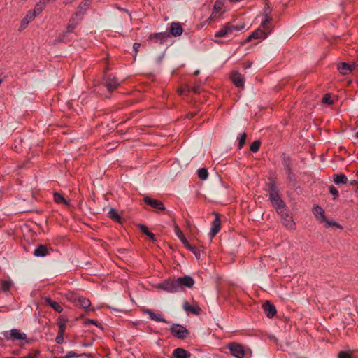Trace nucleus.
Here are the masks:
<instances>
[{
  "instance_id": "obj_11",
  "label": "nucleus",
  "mask_w": 358,
  "mask_h": 358,
  "mask_svg": "<svg viewBox=\"0 0 358 358\" xmlns=\"http://www.w3.org/2000/svg\"><path fill=\"white\" fill-rule=\"evenodd\" d=\"M143 200L145 203H147L148 205L152 206V208H154L155 209L161 210H165L163 203L159 200L154 199L149 196H145Z\"/></svg>"
},
{
  "instance_id": "obj_48",
  "label": "nucleus",
  "mask_w": 358,
  "mask_h": 358,
  "mask_svg": "<svg viewBox=\"0 0 358 358\" xmlns=\"http://www.w3.org/2000/svg\"><path fill=\"white\" fill-rule=\"evenodd\" d=\"M189 91H192L194 93H199V87H192L189 88Z\"/></svg>"
},
{
  "instance_id": "obj_3",
  "label": "nucleus",
  "mask_w": 358,
  "mask_h": 358,
  "mask_svg": "<svg viewBox=\"0 0 358 358\" xmlns=\"http://www.w3.org/2000/svg\"><path fill=\"white\" fill-rule=\"evenodd\" d=\"M269 199L277 213H281V210L285 208V203L280 196L278 188L273 183L271 184L269 187Z\"/></svg>"
},
{
  "instance_id": "obj_50",
  "label": "nucleus",
  "mask_w": 358,
  "mask_h": 358,
  "mask_svg": "<svg viewBox=\"0 0 358 358\" xmlns=\"http://www.w3.org/2000/svg\"><path fill=\"white\" fill-rule=\"evenodd\" d=\"M350 185H358V181H357V180H351V181H350Z\"/></svg>"
},
{
  "instance_id": "obj_2",
  "label": "nucleus",
  "mask_w": 358,
  "mask_h": 358,
  "mask_svg": "<svg viewBox=\"0 0 358 358\" xmlns=\"http://www.w3.org/2000/svg\"><path fill=\"white\" fill-rule=\"evenodd\" d=\"M271 21V18L266 16L264 21L262 22L261 27L257 29L251 35H250L245 40V42H250L252 39H262L268 36L271 32V29L268 24Z\"/></svg>"
},
{
  "instance_id": "obj_33",
  "label": "nucleus",
  "mask_w": 358,
  "mask_h": 358,
  "mask_svg": "<svg viewBox=\"0 0 358 358\" xmlns=\"http://www.w3.org/2000/svg\"><path fill=\"white\" fill-rule=\"evenodd\" d=\"M197 175H198V178L200 180H204L207 179L208 173L207 169H206L204 168H201L197 171Z\"/></svg>"
},
{
  "instance_id": "obj_30",
  "label": "nucleus",
  "mask_w": 358,
  "mask_h": 358,
  "mask_svg": "<svg viewBox=\"0 0 358 358\" xmlns=\"http://www.w3.org/2000/svg\"><path fill=\"white\" fill-rule=\"evenodd\" d=\"M174 231H175L176 235L182 241V243L183 244L187 241V240L185 237L182 231H181V229H180V227L178 225H176L174 227Z\"/></svg>"
},
{
  "instance_id": "obj_57",
  "label": "nucleus",
  "mask_w": 358,
  "mask_h": 358,
  "mask_svg": "<svg viewBox=\"0 0 358 358\" xmlns=\"http://www.w3.org/2000/svg\"><path fill=\"white\" fill-rule=\"evenodd\" d=\"M356 176L358 177V170L356 172Z\"/></svg>"
},
{
  "instance_id": "obj_5",
  "label": "nucleus",
  "mask_w": 358,
  "mask_h": 358,
  "mask_svg": "<svg viewBox=\"0 0 358 358\" xmlns=\"http://www.w3.org/2000/svg\"><path fill=\"white\" fill-rule=\"evenodd\" d=\"M171 334L179 339H184L189 334L188 330L183 326L178 324H173L170 327Z\"/></svg>"
},
{
  "instance_id": "obj_21",
  "label": "nucleus",
  "mask_w": 358,
  "mask_h": 358,
  "mask_svg": "<svg viewBox=\"0 0 358 358\" xmlns=\"http://www.w3.org/2000/svg\"><path fill=\"white\" fill-rule=\"evenodd\" d=\"M49 254V248L45 245H39L34 250V255L36 257H43Z\"/></svg>"
},
{
  "instance_id": "obj_1",
  "label": "nucleus",
  "mask_w": 358,
  "mask_h": 358,
  "mask_svg": "<svg viewBox=\"0 0 358 358\" xmlns=\"http://www.w3.org/2000/svg\"><path fill=\"white\" fill-rule=\"evenodd\" d=\"M194 284V280L189 276L178 278L176 280H166L157 285V288L169 292H179L183 290L185 287L190 288Z\"/></svg>"
},
{
  "instance_id": "obj_18",
  "label": "nucleus",
  "mask_w": 358,
  "mask_h": 358,
  "mask_svg": "<svg viewBox=\"0 0 358 358\" xmlns=\"http://www.w3.org/2000/svg\"><path fill=\"white\" fill-rule=\"evenodd\" d=\"M8 339L24 341L27 339L26 334L21 332L19 329H13L10 331V337L6 336Z\"/></svg>"
},
{
  "instance_id": "obj_44",
  "label": "nucleus",
  "mask_w": 358,
  "mask_h": 358,
  "mask_svg": "<svg viewBox=\"0 0 358 358\" xmlns=\"http://www.w3.org/2000/svg\"><path fill=\"white\" fill-rule=\"evenodd\" d=\"M329 189L330 194L334 196V199H335L338 196V192L337 189L334 186L331 185L329 187Z\"/></svg>"
},
{
  "instance_id": "obj_7",
  "label": "nucleus",
  "mask_w": 358,
  "mask_h": 358,
  "mask_svg": "<svg viewBox=\"0 0 358 358\" xmlns=\"http://www.w3.org/2000/svg\"><path fill=\"white\" fill-rule=\"evenodd\" d=\"M278 213L280 215L282 223L287 228L290 229H294L295 223L286 208L281 210V213Z\"/></svg>"
},
{
  "instance_id": "obj_29",
  "label": "nucleus",
  "mask_w": 358,
  "mask_h": 358,
  "mask_svg": "<svg viewBox=\"0 0 358 358\" xmlns=\"http://www.w3.org/2000/svg\"><path fill=\"white\" fill-rule=\"evenodd\" d=\"M183 245L187 250L192 252L197 259L200 257V250L196 247L190 245L188 241L185 243Z\"/></svg>"
},
{
  "instance_id": "obj_9",
  "label": "nucleus",
  "mask_w": 358,
  "mask_h": 358,
  "mask_svg": "<svg viewBox=\"0 0 358 358\" xmlns=\"http://www.w3.org/2000/svg\"><path fill=\"white\" fill-rule=\"evenodd\" d=\"M83 20V17L80 16H78L76 13H74L71 19L69 20V22L66 27L67 32L71 33L73 31V30L76 29V27L78 26V24L81 22Z\"/></svg>"
},
{
  "instance_id": "obj_53",
  "label": "nucleus",
  "mask_w": 358,
  "mask_h": 358,
  "mask_svg": "<svg viewBox=\"0 0 358 358\" xmlns=\"http://www.w3.org/2000/svg\"><path fill=\"white\" fill-rule=\"evenodd\" d=\"M194 115V114L191 113L190 115H188V116H187V117H188V118H191V117H192Z\"/></svg>"
},
{
  "instance_id": "obj_26",
  "label": "nucleus",
  "mask_w": 358,
  "mask_h": 358,
  "mask_svg": "<svg viewBox=\"0 0 358 358\" xmlns=\"http://www.w3.org/2000/svg\"><path fill=\"white\" fill-rule=\"evenodd\" d=\"M45 303L57 313H60L63 310V308L57 302L52 301L49 297L45 299Z\"/></svg>"
},
{
  "instance_id": "obj_52",
  "label": "nucleus",
  "mask_w": 358,
  "mask_h": 358,
  "mask_svg": "<svg viewBox=\"0 0 358 358\" xmlns=\"http://www.w3.org/2000/svg\"><path fill=\"white\" fill-rule=\"evenodd\" d=\"M251 66V63L248 62L247 66H245V68H250Z\"/></svg>"
},
{
  "instance_id": "obj_12",
  "label": "nucleus",
  "mask_w": 358,
  "mask_h": 358,
  "mask_svg": "<svg viewBox=\"0 0 358 358\" xmlns=\"http://www.w3.org/2000/svg\"><path fill=\"white\" fill-rule=\"evenodd\" d=\"M170 36H173L175 37L180 36L182 35L183 32V29L180 23L173 22L171 24L170 27L169 29Z\"/></svg>"
},
{
  "instance_id": "obj_28",
  "label": "nucleus",
  "mask_w": 358,
  "mask_h": 358,
  "mask_svg": "<svg viewBox=\"0 0 358 358\" xmlns=\"http://www.w3.org/2000/svg\"><path fill=\"white\" fill-rule=\"evenodd\" d=\"M183 308L186 311L191 312L194 315H199L201 312L199 307L189 305L188 303H185Z\"/></svg>"
},
{
  "instance_id": "obj_38",
  "label": "nucleus",
  "mask_w": 358,
  "mask_h": 358,
  "mask_svg": "<svg viewBox=\"0 0 358 358\" xmlns=\"http://www.w3.org/2000/svg\"><path fill=\"white\" fill-rule=\"evenodd\" d=\"M322 102L327 105H331L334 103V100L329 94H326L323 96Z\"/></svg>"
},
{
  "instance_id": "obj_56",
  "label": "nucleus",
  "mask_w": 358,
  "mask_h": 358,
  "mask_svg": "<svg viewBox=\"0 0 358 358\" xmlns=\"http://www.w3.org/2000/svg\"><path fill=\"white\" fill-rule=\"evenodd\" d=\"M161 59H162L161 58H159V59H158V62H161Z\"/></svg>"
},
{
  "instance_id": "obj_39",
  "label": "nucleus",
  "mask_w": 358,
  "mask_h": 358,
  "mask_svg": "<svg viewBox=\"0 0 358 358\" xmlns=\"http://www.w3.org/2000/svg\"><path fill=\"white\" fill-rule=\"evenodd\" d=\"M247 135L245 133H243L241 134L238 139V148L239 149L242 148L244 144L245 143Z\"/></svg>"
},
{
  "instance_id": "obj_31",
  "label": "nucleus",
  "mask_w": 358,
  "mask_h": 358,
  "mask_svg": "<svg viewBox=\"0 0 358 358\" xmlns=\"http://www.w3.org/2000/svg\"><path fill=\"white\" fill-rule=\"evenodd\" d=\"M139 228L141 229V231L145 234V235H147L152 241H155V234L152 232H150L148 227L143 224H140L139 225Z\"/></svg>"
},
{
  "instance_id": "obj_17",
  "label": "nucleus",
  "mask_w": 358,
  "mask_h": 358,
  "mask_svg": "<svg viewBox=\"0 0 358 358\" xmlns=\"http://www.w3.org/2000/svg\"><path fill=\"white\" fill-rule=\"evenodd\" d=\"M75 306H76L78 308H82L83 309H87L90 308L91 306V301L90 299L83 297V296H78L74 299Z\"/></svg>"
},
{
  "instance_id": "obj_23",
  "label": "nucleus",
  "mask_w": 358,
  "mask_h": 358,
  "mask_svg": "<svg viewBox=\"0 0 358 358\" xmlns=\"http://www.w3.org/2000/svg\"><path fill=\"white\" fill-rule=\"evenodd\" d=\"M313 213L314 215L316 217L317 220H319L321 222L323 220H326V216L324 215V210L319 206H315L313 208Z\"/></svg>"
},
{
  "instance_id": "obj_6",
  "label": "nucleus",
  "mask_w": 358,
  "mask_h": 358,
  "mask_svg": "<svg viewBox=\"0 0 358 358\" xmlns=\"http://www.w3.org/2000/svg\"><path fill=\"white\" fill-rule=\"evenodd\" d=\"M231 354L236 358H243L245 355L243 346L237 343H231L228 345Z\"/></svg>"
},
{
  "instance_id": "obj_4",
  "label": "nucleus",
  "mask_w": 358,
  "mask_h": 358,
  "mask_svg": "<svg viewBox=\"0 0 358 358\" xmlns=\"http://www.w3.org/2000/svg\"><path fill=\"white\" fill-rule=\"evenodd\" d=\"M244 28V24L234 25L231 23H227L219 31L215 32V37H224L232 34L234 31H240Z\"/></svg>"
},
{
  "instance_id": "obj_13",
  "label": "nucleus",
  "mask_w": 358,
  "mask_h": 358,
  "mask_svg": "<svg viewBox=\"0 0 358 358\" xmlns=\"http://www.w3.org/2000/svg\"><path fill=\"white\" fill-rule=\"evenodd\" d=\"M231 79L236 87H243L244 86L243 77L239 72L233 71L231 75Z\"/></svg>"
},
{
  "instance_id": "obj_16",
  "label": "nucleus",
  "mask_w": 358,
  "mask_h": 358,
  "mask_svg": "<svg viewBox=\"0 0 358 358\" xmlns=\"http://www.w3.org/2000/svg\"><path fill=\"white\" fill-rule=\"evenodd\" d=\"M91 5V1L90 0H83L80 3L79 6L78 7V10L75 13L78 16H80L81 17H83L84 15L85 14L87 9L90 8Z\"/></svg>"
},
{
  "instance_id": "obj_40",
  "label": "nucleus",
  "mask_w": 358,
  "mask_h": 358,
  "mask_svg": "<svg viewBox=\"0 0 358 358\" xmlns=\"http://www.w3.org/2000/svg\"><path fill=\"white\" fill-rule=\"evenodd\" d=\"M37 15L32 11V10H29L26 16H25V19L29 22H31Z\"/></svg>"
},
{
  "instance_id": "obj_55",
  "label": "nucleus",
  "mask_w": 358,
  "mask_h": 358,
  "mask_svg": "<svg viewBox=\"0 0 358 358\" xmlns=\"http://www.w3.org/2000/svg\"><path fill=\"white\" fill-rule=\"evenodd\" d=\"M355 136H356V138H358V131H357V132H356V134H355Z\"/></svg>"
},
{
  "instance_id": "obj_8",
  "label": "nucleus",
  "mask_w": 358,
  "mask_h": 358,
  "mask_svg": "<svg viewBox=\"0 0 358 358\" xmlns=\"http://www.w3.org/2000/svg\"><path fill=\"white\" fill-rule=\"evenodd\" d=\"M170 38V34L165 31V32H159V33H155L151 34L149 36L148 40L152 41L155 43H159V44H164L166 42L168 38Z\"/></svg>"
},
{
  "instance_id": "obj_36",
  "label": "nucleus",
  "mask_w": 358,
  "mask_h": 358,
  "mask_svg": "<svg viewBox=\"0 0 358 358\" xmlns=\"http://www.w3.org/2000/svg\"><path fill=\"white\" fill-rule=\"evenodd\" d=\"M261 145V142L259 141H255L252 143L250 146V150L252 152H257Z\"/></svg>"
},
{
  "instance_id": "obj_49",
  "label": "nucleus",
  "mask_w": 358,
  "mask_h": 358,
  "mask_svg": "<svg viewBox=\"0 0 358 358\" xmlns=\"http://www.w3.org/2000/svg\"><path fill=\"white\" fill-rule=\"evenodd\" d=\"M88 322L90 324H94L96 326H98V323H99L96 320H89Z\"/></svg>"
},
{
  "instance_id": "obj_25",
  "label": "nucleus",
  "mask_w": 358,
  "mask_h": 358,
  "mask_svg": "<svg viewBox=\"0 0 358 358\" xmlns=\"http://www.w3.org/2000/svg\"><path fill=\"white\" fill-rule=\"evenodd\" d=\"M354 69L353 66L348 64V63L343 62L338 64V70L343 74H348L351 72Z\"/></svg>"
},
{
  "instance_id": "obj_27",
  "label": "nucleus",
  "mask_w": 358,
  "mask_h": 358,
  "mask_svg": "<svg viewBox=\"0 0 358 358\" xmlns=\"http://www.w3.org/2000/svg\"><path fill=\"white\" fill-rule=\"evenodd\" d=\"M13 286V282L10 280H1L0 281V290L6 292L10 290Z\"/></svg>"
},
{
  "instance_id": "obj_14",
  "label": "nucleus",
  "mask_w": 358,
  "mask_h": 358,
  "mask_svg": "<svg viewBox=\"0 0 358 358\" xmlns=\"http://www.w3.org/2000/svg\"><path fill=\"white\" fill-rule=\"evenodd\" d=\"M221 221L217 214L215 215V218L213 221L210 231L211 238H213L220 229Z\"/></svg>"
},
{
  "instance_id": "obj_35",
  "label": "nucleus",
  "mask_w": 358,
  "mask_h": 358,
  "mask_svg": "<svg viewBox=\"0 0 358 358\" xmlns=\"http://www.w3.org/2000/svg\"><path fill=\"white\" fill-rule=\"evenodd\" d=\"M45 3L39 1L36 6H35V8H34V10H32V11L36 15H38V14H40L45 8Z\"/></svg>"
},
{
  "instance_id": "obj_10",
  "label": "nucleus",
  "mask_w": 358,
  "mask_h": 358,
  "mask_svg": "<svg viewBox=\"0 0 358 358\" xmlns=\"http://www.w3.org/2000/svg\"><path fill=\"white\" fill-rule=\"evenodd\" d=\"M144 313L148 314L152 320L159 322L168 323V321L164 317V315L159 312L155 313L151 309H145L144 310Z\"/></svg>"
},
{
  "instance_id": "obj_34",
  "label": "nucleus",
  "mask_w": 358,
  "mask_h": 358,
  "mask_svg": "<svg viewBox=\"0 0 358 358\" xmlns=\"http://www.w3.org/2000/svg\"><path fill=\"white\" fill-rule=\"evenodd\" d=\"M109 217L116 222H120V216L119 215L118 213L114 209L110 208L108 212Z\"/></svg>"
},
{
  "instance_id": "obj_20",
  "label": "nucleus",
  "mask_w": 358,
  "mask_h": 358,
  "mask_svg": "<svg viewBox=\"0 0 358 358\" xmlns=\"http://www.w3.org/2000/svg\"><path fill=\"white\" fill-rule=\"evenodd\" d=\"M173 356L174 358H190L191 354L186 350L178 348L173 350Z\"/></svg>"
},
{
  "instance_id": "obj_54",
  "label": "nucleus",
  "mask_w": 358,
  "mask_h": 358,
  "mask_svg": "<svg viewBox=\"0 0 358 358\" xmlns=\"http://www.w3.org/2000/svg\"><path fill=\"white\" fill-rule=\"evenodd\" d=\"M215 8H219L218 3H217V2H216V3H215Z\"/></svg>"
},
{
  "instance_id": "obj_19",
  "label": "nucleus",
  "mask_w": 358,
  "mask_h": 358,
  "mask_svg": "<svg viewBox=\"0 0 358 358\" xmlns=\"http://www.w3.org/2000/svg\"><path fill=\"white\" fill-rule=\"evenodd\" d=\"M119 85L120 83L115 77H111V76H108L106 79V87H107L109 92L116 89Z\"/></svg>"
},
{
  "instance_id": "obj_32",
  "label": "nucleus",
  "mask_w": 358,
  "mask_h": 358,
  "mask_svg": "<svg viewBox=\"0 0 358 358\" xmlns=\"http://www.w3.org/2000/svg\"><path fill=\"white\" fill-rule=\"evenodd\" d=\"M54 200L57 203H63L66 206H69V202L59 193L54 194Z\"/></svg>"
},
{
  "instance_id": "obj_59",
  "label": "nucleus",
  "mask_w": 358,
  "mask_h": 358,
  "mask_svg": "<svg viewBox=\"0 0 358 358\" xmlns=\"http://www.w3.org/2000/svg\"><path fill=\"white\" fill-rule=\"evenodd\" d=\"M357 188H358V185H357Z\"/></svg>"
},
{
  "instance_id": "obj_24",
  "label": "nucleus",
  "mask_w": 358,
  "mask_h": 358,
  "mask_svg": "<svg viewBox=\"0 0 358 358\" xmlns=\"http://www.w3.org/2000/svg\"><path fill=\"white\" fill-rule=\"evenodd\" d=\"M333 181L336 185L346 184L348 182V178L343 173L334 174Z\"/></svg>"
},
{
  "instance_id": "obj_43",
  "label": "nucleus",
  "mask_w": 358,
  "mask_h": 358,
  "mask_svg": "<svg viewBox=\"0 0 358 358\" xmlns=\"http://www.w3.org/2000/svg\"><path fill=\"white\" fill-rule=\"evenodd\" d=\"M39 355L38 350H34L32 352H29L26 356L21 357V358H36Z\"/></svg>"
},
{
  "instance_id": "obj_45",
  "label": "nucleus",
  "mask_w": 358,
  "mask_h": 358,
  "mask_svg": "<svg viewBox=\"0 0 358 358\" xmlns=\"http://www.w3.org/2000/svg\"><path fill=\"white\" fill-rule=\"evenodd\" d=\"M78 355L73 352V351H69L67 352V354L64 356V357H62L60 358H73V357H78Z\"/></svg>"
},
{
  "instance_id": "obj_47",
  "label": "nucleus",
  "mask_w": 358,
  "mask_h": 358,
  "mask_svg": "<svg viewBox=\"0 0 358 358\" xmlns=\"http://www.w3.org/2000/svg\"><path fill=\"white\" fill-rule=\"evenodd\" d=\"M141 47V44L138 43H134V45H133V48L136 52V54L137 53V52L138 51L139 48Z\"/></svg>"
},
{
  "instance_id": "obj_15",
  "label": "nucleus",
  "mask_w": 358,
  "mask_h": 358,
  "mask_svg": "<svg viewBox=\"0 0 358 358\" xmlns=\"http://www.w3.org/2000/svg\"><path fill=\"white\" fill-rule=\"evenodd\" d=\"M263 308L266 316L269 318L273 317L276 313V309L273 304L269 301H266L264 305Z\"/></svg>"
},
{
  "instance_id": "obj_42",
  "label": "nucleus",
  "mask_w": 358,
  "mask_h": 358,
  "mask_svg": "<svg viewBox=\"0 0 358 358\" xmlns=\"http://www.w3.org/2000/svg\"><path fill=\"white\" fill-rule=\"evenodd\" d=\"M64 332H59L57 333V335L55 338V341L58 344H61L63 343L64 341Z\"/></svg>"
},
{
  "instance_id": "obj_51",
  "label": "nucleus",
  "mask_w": 358,
  "mask_h": 358,
  "mask_svg": "<svg viewBox=\"0 0 358 358\" xmlns=\"http://www.w3.org/2000/svg\"><path fill=\"white\" fill-rule=\"evenodd\" d=\"M178 93L180 95H182L183 94V90H178Z\"/></svg>"
},
{
  "instance_id": "obj_46",
  "label": "nucleus",
  "mask_w": 358,
  "mask_h": 358,
  "mask_svg": "<svg viewBox=\"0 0 358 358\" xmlns=\"http://www.w3.org/2000/svg\"><path fill=\"white\" fill-rule=\"evenodd\" d=\"M29 22L25 19L24 18L22 21V23H21V29H24L29 24Z\"/></svg>"
},
{
  "instance_id": "obj_58",
  "label": "nucleus",
  "mask_w": 358,
  "mask_h": 358,
  "mask_svg": "<svg viewBox=\"0 0 358 358\" xmlns=\"http://www.w3.org/2000/svg\"><path fill=\"white\" fill-rule=\"evenodd\" d=\"M198 73H199V71H196L195 72V74H198Z\"/></svg>"
},
{
  "instance_id": "obj_37",
  "label": "nucleus",
  "mask_w": 358,
  "mask_h": 358,
  "mask_svg": "<svg viewBox=\"0 0 358 358\" xmlns=\"http://www.w3.org/2000/svg\"><path fill=\"white\" fill-rule=\"evenodd\" d=\"M322 222L324 223L325 227H336L340 229L342 228V227L338 223H337L334 221L329 220L327 218H326V220H323Z\"/></svg>"
},
{
  "instance_id": "obj_41",
  "label": "nucleus",
  "mask_w": 358,
  "mask_h": 358,
  "mask_svg": "<svg viewBox=\"0 0 358 358\" xmlns=\"http://www.w3.org/2000/svg\"><path fill=\"white\" fill-rule=\"evenodd\" d=\"M338 358H352V356L350 352L341 351L338 353Z\"/></svg>"
},
{
  "instance_id": "obj_22",
  "label": "nucleus",
  "mask_w": 358,
  "mask_h": 358,
  "mask_svg": "<svg viewBox=\"0 0 358 358\" xmlns=\"http://www.w3.org/2000/svg\"><path fill=\"white\" fill-rule=\"evenodd\" d=\"M68 322L67 317L60 315L57 320V325L58 326V331L65 333L66 324Z\"/></svg>"
}]
</instances>
